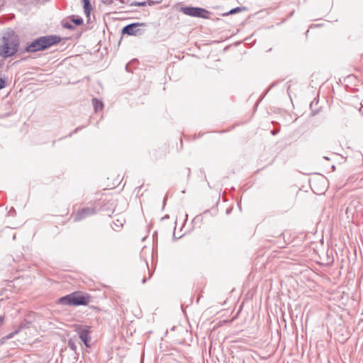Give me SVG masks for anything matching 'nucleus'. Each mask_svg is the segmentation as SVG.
Returning a JSON list of instances; mask_svg holds the SVG:
<instances>
[{
    "instance_id": "19",
    "label": "nucleus",
    "mask_w": 363,
    "mask_h": 363,
    "mask_svg": "<svg viewBox=\"0 0 363 363\" xmlns=\"http://www.w3.org/2000/svg\"><path fill=\"white\" fill-rule=\"evenodd\" d=\"M80 129H81V128H80V127L77 128L74 130L73 133H77V132L79 130H80Z\"/></svg>"
},
{
    "instance_id": "3",
    "label": "nucleus",
    "mask_w": 363,
    "mask_h": 363,
    "mask_svg": "<svg viewBox=\"0 0 363 363\" xmlns=\"http://www.w3.org/2000/svg\"><path fill=\"white\" fill-rule=\"evenodd\" d=\"M90 296L81 292H74L59 299V303L66 306H86L89 303Z\"/></svg>"
},
{
    "instance_id": "5",
    "label": "nucleus",
    "mask_w": 363,
    "mask_h": 363,
    "mask_svg": "<svg viewBox=\"0 0 363 363\" xmlns=\"http://www.w3.org/2000/svg\"><path fill=\"white\" fill-rule=\"evenodd\" d=\"M96 210L95 207H86L79 210L74 216L73 220L74 222L85 219L86 218L96 214Z\"/></svg>"
},
{
    "instance_id": "24",
    "label": "nucleus",
    "mask_w": 363,
    "mask_h": 363,
    "mask_svg": "<svg viewBox=\"0 0 363 363\" xmlns=\"http://www.w3.org/2000/svg\"><path fill=\"white\" fill-rule=\"evenodd\" d=\"M125 69L128 70V65H126V66H125Z\"/></svg>"
},
{
    "instance_id": "4",
    "label": "nucleus",
    "mask_w": 363,
    "mask_h": 363,
    "mask_svg": "<svg viewBox=\"0 0 363 363\" xmlns=\"http://www.w3.org/2000/svg\"><path fill=\"white\" fill-rule=\"evenodd\" d=\"M179 11L186 16L208 19L210 12L203 8L193 6H181Z\"/></svg>"
},
{
    "instance_id": "23",
    "label": "nucleus",
    "mask_w": 363,
    "mask_h": 363,
    "mask_svg": "<svg viewBox=\"0 0 363 363\" xmlns=\"http://www.w3.org/2000/svg\"><path fill=\"white\" fill-rule=\"evenodd\" d=\"M120 3L121 4H124L125 3V0H118Z\"/></svg>"
},
{
    "instance_id": "8",
    "label": "nucleus",
    "mask_w": 363,
    "mask_h": 363,
    "mask_svg": "<svg viewBox=\"0 0 363 363\" xmlns=\"http://www.w3.org/2000/svg\"><path fill=\"white\" fill-rule=\"evenodd\" d=\"M245 10H246V8L245 6L236 7V8L232 9L231 10H230L228 12L223 13L221 14V16H223V17H225V16H228L229 15H233V14L238 13L239 12H241L242 11H245Z\"/></svg>"
},
{
    "instance_id": "18",
    "label": "nucleus",
    "mask_w": 363,
    "mask_h": 363,
    "mask_svg": "<svg viewBox=\"0 0 363 363\" xmlns=\"http://www.w3.org/2000/svg\"><path fill=\"white\" fill-rule=\"evenodd\" d=\"M69 346L70 348L74 349L75 347L73 343L69 342Z\"/></svg>"
},
{
    "instance_id": "14",
    "label": "nucleus",
    "mask_w": 363,
    "mask_h": 363,
    "mask_svg": "<svg viewBox=\"0 0 363 363\" xmlns=\"http://www.w3.org/2000/svg\"><path fill=\"white\" fill-rule=\"evenodd\" d=\"M123 223H124V220H123H123H120L119 219H118V220H116V222H114V225H115L116 227L119 228V227L123 226Z\"/></svg>"
},
{
    "instance_id": "7",
    "label": "nucleus",
    "mask_w": 363,
    "mask_h": 363,
    "mask_svg": "<svg viewBox=\"0 0 363 363\" xmlns=\"http://www.w3.org/2000/svg\"><path fill=\"white\" fill-rule=\"evenodd\" d=\"M142 25H143V23H133L128 24L123 27L122 29V33L127 34L128 35H137L139 31L138 27Z\"/></svg>"
},
{
    "instance_id": "20",
    "label": "nucleus",
    "mask_w": 363,
    "mask_h": 363,
    "mask_svg": "<svg viewBox=\"0 0 363 363\" xmlns=\"http://www.w3.org/2000/svg\"><path fill=\"white\" fill-rule=\"evenodd\" d=\"M278 133V130H272V135H276Z\"/></svg>"
},
{
    "instance_id": "13",
    "label": "nucleus",
    "mask_w": 363,
    "mask_h": 363,
    "mask_svg": "<svg viewBox=\"0 0 363 363\" xmlns=\"http://www.w3.org/2000/svg\"><path fill=\"white\" fill-rule=\"evenodd\" d=\"M63 26L67 29L74 30V26H72V23L66 22L63 24Z\"/></svg>"
},
{
    "instance_id": "1",
    "label": "nucleus",
    "mask_w": 363,
    "mask_h": 363,
    "mask_svg": "<svg viewBox=\"0 0 363 363\" xmlns=\"http://www.w3.org/2000/svg\"><path fill=\"white\" fill-rule=\"evenodd\" d=\"M18 36L13 30H9L4 33L0 43V55L4 58L11 57L18 51Z\"/></svg>"
},
{
    "instance_id": "15",
    "label": "nucleus",
    "mask_w": 363,
    "mask_h": 363,
    "mask_svg": "<svg viewBox=\"0 0 363 363\" xmlns=\"http://www.w3.org/2000/svg\"><path fill=\"white\" fill-rule=\"evenodd\" d=\"M5 86V80L0 78V89H3Z\"/></svg>"
},
{
    "instance_id": "21",
    "label": "nucleus",
    "mask_w": 363,
    "mask_h": 363,
    "mask_svg": "<svg viewBox=\"0 0 363 363\" xmlns=\"http://www.w3.org/2000/svg\"><path fill=\"white\" fill-rule=\"evenodd\" d=\"M146 278H143V280H142V283L143 284H145L146 282Z\"/></svg>"
},
{
    "instance_id": "10",
    "label": "nucleus",
    "mask_w": 363,
    "mask_h": 363,
    "mask_svg": "<svg viewBox=\"0 0 363 363\" xmlns=\"http://www.w3.org/2000/svg\"><path fill=\"white\" fill-rule=\"evenodd\" d=\"M72 23H74L77 26H80L83 23V19L81 17H74L72 18Z\"/></svg>"
},
{
    "instance_id": "11",
    "label": "nucleus",
    "mask_w": 363,
    "mask_h": 363,
    "mask_svg": "<svg viewBox=\"0 0 363 363\" xmlns=\"http://www.w3.org/2000/svg\"><path fill=\"white\" fill-rule=\"evenodd\" d=\"M130 6H147L146 1H133L130 4Z\"/></svg>"
},
{
    "instance_id": "22",
    "label": "nucleus",
    "mask_w": 363,
    "mask_h": 363,
    "mask_svg": "<svg viewBox=\"0 0 363 363\" xmlns=\"http://www.w3.org/2000/svg\"><path fill=\"white\" fill-rule=\"evenodd\" d=\"M3 320H4V317L0 316V323L3 322Z\"/></svg>"
},
{
    "instance_id": "16",
    "label": "nucleus",
    "mask_w": 363,
    "mask_h": 363,
    "mask_svg": "<svg viewBox=\"0 0 363 363\" xmlns=\"http://www.w3.org/2000/svg\"><path fill=\"white\" fill-rule=\"evenodd\" d=\"M147 2V5H149V6H153L155 5V4H157V2L155 1H152V0H148Z\"/></svg>"
},
{
    "instance_id": "2",
    "label": "nucleus",
    "mask_w": 363,
    "mask_h": 363,
    "mask_svg": "<svg viewBox=\"0 0 363 363\" xmlns=\"http://www.w3.org/2000/svg\"><path fill=\"white\" fill-rule=\"evenodd\" d=\"M61 38L57 35H45L33 40L26 48L28 52H35L44 50L60 42Z\"/></svg>"
},
{
    "instance_id": "6",
    "label": "nucleus",
    "mask_w": 363,
    "mask_h": 363,
    "mask_svg": "<svg viewBox=\"0 0 363 363\" xmlns=\"http://www.w3.org/2000/svg\"><path fill=\"white\" fill-rule=\"evenodd\" d=\"M77 334L79 335V338L84 342V344L89 347V342L90 341V327L89 326H83L80 325L77 328Z\"/></svg>"
},
{
    "instance_id": "12",
    "label": "nucleus",
    "mask_w": 363,
    "mask_h": 363,
    "mask_svg": "<svg viewBox=\"0 0 363 363\" xmlns=\"http://www.w3.org/2000/svg\"><path fill=\"white\" fill-rule=\"evenodd\" d=\"M84 3V10H88V9H92L89 0H82Z\"/></svg>"
},
{
    "instance_id": "9",
    "label": "nucleus",
    "mask_w": 363,
    "mask_h": 363,
    "mask_svg": "<svg viewBox=\"0 0 363 363\" xmlns=\"http://www.w3.org/2000/svg\"><path fill=\"white\" fill-rule=\"evenodd\" d=\"M92 105H93L96 112L102 110V108L104 107L103 103L101 101H99V99H97L96 98H94L92 99Z\"/></svg>"
},
{
    "instance_id": "17",
    "label": "nucleus",
    "mask_w": 363,
    "mask_h": 363,
    "mask_svg": "<svg viewBox=\"0 0 363 363\" xmlns=\"http://www.w3.org/2000/svg\"><path fill=\"white\" fill-rule=\"evenodd\" d=\"M91 9H88V10H84V13L87 17L89 16Z\"/></svg>"
}]
</instances>
